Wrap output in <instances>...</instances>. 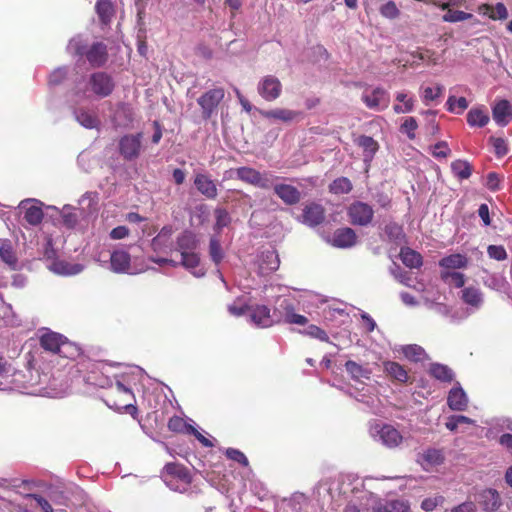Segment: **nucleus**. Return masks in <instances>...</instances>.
I'll return each mask as SVG.
<instances>
[{
  "mask_svg": "<svg viewBox=\"0 0 512 512\" xmlns=\"http://www.w3.org/2000/svg\"><path fill=\"white\" fill-rule=\"evenodd\" d=\"M362 512H409L407 501L401 499L383 500L373 493L366 492L360 503Z\"/></svg>",
  "mask_w": 512,
  "mask_h": 512,
  "instance_id": "1",
  "label": "nucleus"
},
{
  "mask_svg": "<svg viewBox=\"0 0 512 512\" xmlns=\"http://www.w3.org/2000/svg\"><path fill=\"white\" fill-rule=\"evenodd\" d=\"M234 173L237 179L261 189H270L273 185V180L279 179L278 176L271 172L261 173L248 166L239 167L234 170Z\"/></svg>",
  "mask_w": 512,
  "mask_h": 512,
  "instance_id": "2",
  "label": "nucleus"
},
{
  "mask_svg": "<svg viewBox=\"0 0 512 512\" xmlns=\"http://www.w3.org/2000/svg\"><path fill=\"white\" fill-rule=\"evenodd\" d=\"M370 434L374 440L381 442L388 448L399 446L403 440L401 433L392 425L376 423L370 427Z\"/></svg>",
  "mask_w": 512,
  "mask_h": 512,
  "instance_id": "3",
  "label": "nucleus"
},
{
  "mask_svg": "<svg viewBox=\"0 0 512 512\" xmlns=\"http://www.w3.org/2000/svg\"><path fill=\"white\" fill-rule=\"evenodd\" d=\"M110 269L118 274H138L146 270L142 266L137 268L131 265V255L123 249L114 250L110 255Z\"/></svg>",
  "mask_w": 512,
  "mask_h": 512,
  "instance_id": "4",
  "label": "nucleus"
},
{
  "mask_svg": "<svg viewBox=\"0 0 512 512\" xmlns=\"http://www.w3.org/2000/svg\"><path fill=\"white\" fill-rule=\"evenodd\" d=\"M142 150V134H129L119 140V153L124 160L132 161L138 158Z\"/></svg>",
  "mask_w": 512,
  "mask_h": 512,
  "instance_id": "5",
  "label": "nucleus"
},
{
  "mask_svg": "<svg viewBox=\"0 0 512 512\" xmlns=\"http://www.w3.org/2000/svg\"><path fill=\"white\" fill-rule=\"evenodd\" d=\"M347 214L353 225L367 226L373 219L374 210L371 205L356 201L348 207Z\"/></svg>",
  "mask_w": 512,
  "mask_h": 512,
  "instance_id": "6",
  "label": "nucleus"
},
{
  "mask_svg": "<svg viewBox=\"0 0 512 512\" xmlns=\"http://www.w3.org/2000/svg\"><path fill=\"white\" fill-rule=\"evenodd\" d=\"M258 94L266 101H275L282 93V84L274 75L262 77L257 85Z\"/></svg>",
  "mask_w": 512,
  "mask_h": 512,
  "instance_id": "7",
  "label": "nucleus"
},
{
  "mask_svg": "<svg viewBox=\"0 0 512 512\" xmlns=\"http://www.w3.org/2000/svg\"><path fill=\"white\" fill-rule=\"evenodd\" d=\"M248 310L250 311L249 317L251 322L257 327L267 328L281 322V317L276 312L271 313L270 309L265 305H257L248 308Z\"/></svg>",
  "mask_w": 512,
  "mask_h": 512,
  "instance_id": "8",
  "label": "nucleus"
},
{
  "mask_svg": "<svg viewBox=\"0 0 512 512\" xmlns=\"http://www.w3.org/2000/svg\"><path fill=\"white\" fill-rule=\"evenodd\" d=\"M20 212L25 221L32 226L39 225L44 217L42 203L36 199H25L19 204Z\"/></svg>",
  "mask_w": 512,
  "mask_h": 512,
  "instance_id": "9",
  "label": "nucleus"
},
{
  "mask_svg": "<svg viewBox=\"0 0 512 512\" xmlns=\"http://www.w3.org/2000/svg\"><path fill=\"white\" fill-rule=\"evenodd\" d=\"M224 95L225 92L223 88H214L207 91L201 97L198 98L197 102L199 106L202 108V114L204 118L211 117L214 110L223 100Z\"/></svg>",
  "mask_w": 512,
  "mask_h": 512,
  "instance_id": "10",
  "label": "nucleus"
},
{
  "mask_svg": "<svg viewBox=\"0 0 512 512\" xmlns=\"http://www.w3.org/2000/svg\"><path fill=\"white\" fill-rule=\"evenodd\" d=\"M89 85L93 93L101 98L109 96L114 89V82L112 78L104 72L92 74Z\"/></svg>",
  "mask_w": 512,
  "mask_h": 512,
  "instance_id": "11",
  "label": "nucleus"
},
{
  "mask_svg": "<svg viewBox=\"0 0 512 512\" xmlns=\"http://www.w3.org/2000/svg\"><path fill=\"white\" fill-rule=\"evenodd\" d=\"M362 100L368 108L375 110L385 109L389 105V95L382 88L365 91Z\"/></svg>",
  "mask_w": 512,
  "mask_h": 512,
  "instance_id": "12",
  "label": "nucleus"
},
{
  "mask_svg": "<svg viewBox=\"0 0 512 512\" xmlns=\"http://www.w3.org/2000/svg\"><path fill=\"white\" fill-rule=\"evenodd\" d=\"M274 193L287 205L297 204L301 199L300 191L289 184L278 183L277 180H273L272 187Z\"/></svg>",
  "mask_w": 512,
  "mask_h": 512,
  "instance_id": "13",
  "label": "nucleus"
},
{
  "mask_svg": "<svg viewBox=\"0 0 512 512\" xmlns=\"http://www.w3.org/2000/svg\"><path fill=\"white\" fill-rule=\"evenodd\" d=\"M194 185L197 191L208 199H215L218 195L217 185L208 174H195Z\"/></svg>",
  "mask_w": 512,
  "mask_h": 512,
  "instance_id": "14",
  "label": "nucleus"
},
{
  "mask_svg": "<svg viewBox=\"0 0 512 512\" xmlns=\"http://www.w3.org/2000/svg\"><path fill=\"white\" fill-rule=\"evenodd\" d=\"M444 461L443 452L439 449L428 448L422 453L418 454L417 462L426 471H429L435 466L442 464Z\"/></svg>",
  "mask_w": 512,
  "mask_h": 512,
  "instance_id": "15",
  "label": "nucleus"
},
{
  "mask_svg": "<svg viewBox=\"0 0 512 512\" xmlns=\"http://www.w3.org/2000/svg\"><path fill=\"white\" fill-rule=\"evenodd\" d=\"M324 218L325 211L320 204L311 203L303 209L302 222L310 227L321 224Z\"/></svg>",
  "mask_w": 512,
  "mask_h": 512,
  "instance_id": "16",
  "label": "nucleus"
},
{
  "mask_svg": "<svg viewBox=\"0 0 512 512\" xmlns=\"http://www.w3.org/2000/svg\"><path fill=\"white\" fill-rule=\"evenodd\" d=\"M356 240L357 236L354 230L345 227L334 232L330 243L337 248H350L355 245Z\"/></svg>",
  "mask_w": 512,
  "mask_h": 512,
  "instance_id": "17",
  "label": "nucleus"
},
{
  "mask_svg": "<svg viewBox=\"0 0 512 512\" xmlns=\"http://www.w3.org/2000/svg\"><path fill=\"white\" fill-rule=\"evenodd\" d=\"M180 255L181 261L178 262V265L183 266L197 278L203 277L206 274V270L200 266V257L195 251Z\"/></svg>",
  "mask_w": 512,
  "mask_h": 512,
  "instance_id": "18",
  "label": "nucleus"
},
{
  "mask_svg": "<svg viewBox=\"0 0 512 512\" xmlns=\"http://www.w3.org/2000/svg\"><path fill=\"white\" fill-rule=\"evenodd\" d=\"M479 504L484 510L492 512L501 506V498L499 493L492 488L482 490L477 497Z\"/></svg>",
  "mask_w": 512,
  "mask_h": 512,
  "instance_id": "19",
  "label": "nucleus"
},
{
  "mask_svg": "<svg viewBox=\"0 0 512 512\" xmlns=\"http://www.w3.org/2000/svg\"><path fill=\"white\" fill-rule=\"evenodd\" d=\"M461 299L472 311L480 309L484 303L483 293L479 288L474 286H468L462 289Z\"/></svg>",
  "mask_w": 512,
  "mask_h": 512,
  "instance_id": "20",
  "label": "nucleus"
},
{
  "mask_svg": "<svg viewBox=\"0 0 512 512\" xmlns=\"http://www.w3.org/2000/svg\"><path fill=\"white\" fill-rule=\"evenodd\" d=\"M40 344L47 351L61 353V349L66 342L61 334L47 331L41 335Z\"/></svg>",
  "mask_w": 512,
  "mask_h": 512,
  "instance_id": "21",
  "label": "nucleus"
},
{
  "mask_svg": "<svg viewBox=\"0 0 512 512\" xmlns=\"http://www.w3.org/2000/svg\"><path fill=\"white\" fill-rule=\"evenodd\" d=\"M447 404L451 410L464 411L468 406V398L461 387H454L447 397Z\"/></svg>",
  "mask_w": 512,
  "mask_h": 512,
  "instance_id": "22",
  "label": "nucleus"
},
{
  "mask_svg": "<svg viewBox=\"0 0 512 512\" xmlns=\"http://www.w3.org/2000/svg\"><path fill=\"white\" fill-rule=\"evenodd\" d=\"M260 115L266 119H275L285 123L295 120L300 113L285 108H275L272 110H261Z\"/></svg>",
  "mask_w": 512,
  "mask_h": 512,
  "instance_id": "23",
  "label": "nucleus"
},
{
  "mask_svg": "<svg viewBox=\"0 0 512 512\" xmlns=\"http://www.w3.org/2000/svg\"><path fill=\"white\" fill-rule=\"evenodd\" d=\"M355 143L363 150L364 162H371L379 148L377 141L372 137L362 135L355 140Z\"/></svg>",
  "mask_w": 512,
  "mask_h": 512,
  "instance_id": "24",
  "label": "nucleus"
},
{
  "mask_svg": "<svg viewBox=\"0 0 512 512\" xmlns=\"http://www.w3.org/2000/svg\"><path fill=\"white\" fill-rule=\"evenodd\" d=\"M86 57L92 66H102L107 60V49L103 43H95L87 51Z\"/></svg>",
  "mask_w": 512,
  "mask_h": 512,
  "instance_id": "25",
  "label": "nucleus"
},
{
  "mask_svg": "<svg viewBox=\"0 0 512 512\" xmlns=\"http://www.w3.org/2000/svg\"><path fill=\"white\" fill-rule=\"evenodd\" d=\"M0 258L12 270H17L19 268L17 256L12 243L9 240L0 241Z\"/></svg>",
  "mask_w": 512,
  "mask_h": 512,
  "instance_id": "26",
  "label": "nucleus"
},
{
  "mask_svg": "<svg viewBox=\"0 0 512 512\" xmlns=\"http://www.w3.org/2000/svg\"><path fill=\"white\" fill-rule=\"evenodd\" d=\"M198 246L196 236L190 232L185 231L178 236L176 242V250L180 253L194 252Z\"/></svg>",
  "mask_w": 512,
  "mask_h": 512,
  "instance_id": "27",
  "label": "nucleus"
},
{
  "mask_svg": "<svg viewBox=\"0 0 512 512\" xmlns=\"http://www.w3.org/2000/svg\"><path fill=\"white\" fill-rule=\"evenodd\" d=\"M74 116L76 121L83 127L87 129L98 128L100 125V120L98 116L88 110L85 109H77L74 111Z\"/></svg>",
  "mask_w": 512,
  "mask_h": 512,
  "instance_id": "28",
  "label": "nucleus"
},
{
  "mask_svg": "<svg viewBox=\"0 0 512 512\" xmlns=\"http://www.w3.org/2000/svg\"><path fill=\"white\" fill-rule=\"evenodd\" d=\"M493 118L499 125H506L512 118V111L508 101L501 100L493 107Z\"/></svg>",
  "mask_w": 512,
  "mask_h": 512,
  "instance_id": "29",
  "label": "nucleus"
},
{
  "mask_svg": "<svg viewBox=\"0 0 512 512\" xmlns=\"http://www.w3.org/2000/svg\"><path fill=\"white\" fill-rule=\"evenodd\" d=\"M345 368L348 374L356 381H363L370 379L371 370L355 361L349 360L345 363Z\"/></svg>",
  "mask_w": 512,
  "mask_h": 512,
  "instance_id": "30",
  "label": "nucleus"
},
{
  "mask_svg": "<svg viewBox=\"0 0 512 512\" xmlns=\"http://www.w3.org/2000/svg\"><path fill=\"white\" fill-rule=\"evenodd\" d=\"M280 260L275 251H266L262 253L260 259V269L263 273L273 272L279 268Z\"/></svg>",
  "mask_w": 512,
  "mask_h": 512,
  "instance_id": "31",
  "label": "nucleus"
},
{
  "mask_svg": "<svg viewBox=\"0 0 512 512\" xmlns=\"http://www.w3.org/2000/svg\"><path fill=\"white\" fill-rule=\"evenodd\" d=\"M400 258L403 264L410 268H418L422 265L421 255L408 247L401 249Z\"/></svg>",
  "mask_w": 512,
  "mask_h": 512,
  "instance_id": "32",
  "label": "nucleus"
},
{
  "mask_svg": "<svg viewBox=\"0 0 512 512\" xmlns=\"http://www.w3.org/2000/svg\"><path fill=\"white\" fill-rule=\"evenodd\" d=\"M467 122L470 126L483 127L489 122V116L484 109L473 108L467 114Z\"/></svg>",
  "mask_w": 512,
  "mask_h": 512,
  "instance_id": "33",
  "label": "nucleus"
},
{
  "mask_svg": "<svg viewBox=\"0 0 512 512\" xmlns=\"http://www.w3.org/2000/svg\"><path fill=\"white\" fill-rule=\"evenodd\" d=\"M468 260L462 254H452L440 261V266L446 269H460L466 267Z\"/></svg>",
  "mask_w": 512,
  "mask_h": 512,
  "instance_id": "34",
  "label": "nucleus"
},
{
  "mask_svg": "<svg viewBox=\"0 0 512 512\" xmlns=\"http://www.w3.org/2000/svg\"><path fill=\"white\" fill-rule=\"evenodd\" d=\"M385 371L395 380L406 382L408 380L407 371L397 362H386L384 364Z\"/></svg>",
  "mask_w": 512,
  "mask_h": 512,
  "instance_id": "35",
  "label": "nucleus"
},
{
  "mask_svg": "<svg viewBox=\"0 0 512 512\" xmlns=\"http://www.w3.org/2000/svg\"><path fill=\"white\" fill-rule=\"evenodd\" d=\"M443 90L444 87L442 85H436L435 87H421L420 97L425 105H429L430 102L442 95Z\"/></svg>",
  "mask_w": 512,
  "mask_h": 512,
  "instance_id": "36",
  "label": "nucleus"
},
{
  "mask_svg": "<svg viewBox=\"0 0 512 512\" xmlns=\"http://www.w3.org/2000/svg\"><path fill=\"white\" fill-rule=\"evenodd\" d=\"M396 101H405V105L396 104L393 109L397 114L409 113L414 109V99L412 97H408V94L405 92H398L396 94Z\"/></svg>",
  "mask_w": 512,
  "mask_h": 512,
  "instance_id": "37",
  "label": "nucleus"
},
{
  "mask_svg": "<svg viewBox=\"0 0 512 512\" xmlns=\"http://www.w3.org/2000/svg\"><path fill=\"white\" fill-rule=\"evenodd\" d=\"M96 12L103 24H108L113 16V7L109 1L100 0L96 4Z\"/></svg>",
  "mask_w": 512,
  "mask_h": 512,
  "instance_id": "38",
  "label": "nucleus"
},
{
  "mask_svg": "<svg viewBox=\"0 0 512 512\" xmlns=\"http://www.w3.org/2000/svg\"><path fill=\"white\" fill-rule=\"evenodd\" d=\"M445 10L446 13L442 17L444 22L457 23L473 18V14L461 10H454L451 9L450 7H448V9Z\"/></svg>",
  "mask_w": 512,
  "mask_h": 512,
  "instance_id": "39",
  "label": "nucleus"
},
{
  "mask_svg": "<svg viewBox=\"0 0 512 512\" xmlns=\"http://www.w3.org/2000/svg\"><path fill=\"white\" fill-rule=\"evenodd\" d=\"M452 172L459 179H468L471 176L472 168L465 160H456L451 164Z\"/></svg>",
  "mask_w": 512,
  "mask_h": 512,
  "instance_id": "40",
  "label": "nucleus"
},
{
  "mask_svg": "<svg viewBox=\"0 0 512 512\" xmlns=\"http://www.w3.org/2000/svg\"><path fill=\"white\" fill-rule=\"evenodd\" d=\"M430 373L433 377L443 382H451L453 379L452 370L442 364L431 365Z\"/></svg>",
  "mask_w": 512,
  "mask_h": 512,
  "instance_id": "41",
  "label": "nucleus"
},
{
  "mask_svg": "<svg viewBox=\"0 0 512 512\" xmlns=\"http://www.w3.org/2000/svg\"><path fill=\"white\" fill-rule=\"evenodd\" d=\"M164 472L166 476H174L184 482L190 481V477L187 470L181 465L175 463H168L164 467Z\"/></svg>",
  "mask_w": 512,
  "mask_h": 512,
  "instance_id": "42",
  "label": "nucleus"
},
{
  "mask_svg": "<svg viewBox=\"0 0 512 512\" xmlns=\"http://www.w3.org/2000/svg\"><path fill=\"white\" fill-rule=\"evenodd\" d=\"M329 190L334 194H347L352 190V183L348 178L340 177L330 184Z\"/></svg>",
  "mask_w": 512,
  "mask_h": 512,
  "instance_id": "43",
  "label": "nucleus"
},
{
  "mask_svg": "<svg viewBox=\"0 0 512 512\" xmlns=\"http://www.w3.org/2000/svg\"><path fill=\"white\" fill-rule=\"evenodd\" d=\"M402 352L407 359L414 362L422 361L426 356L424 349L416 344L404 346Z\"/></svg>",
  "mask_w": 512,
  "mask_h": 512,
  "instance_id": "44",
  "label": "nucleus"
},
{
  "mask_svg": "<svg viewBox=\"0 0 512 512\" xmlns=\"http://www.w3.org/2000/svg\"><path fill=\"white\" fill-rule=\"evenodd\" d=\"M61 217H62V220H63V224L67 228H74L77 225V223H78V216L74 212V208L69 206V205H65L62 208V210H61Z\"/></svg>",
  "mask_w": 512,
  "mask_h": 512,
  "instance_id": "45",
  "label": "nucleus"
},
{
  "mask_svg": "<svg viewBox=\"0 0 512 512\" xmlns=\"http://www.w3.org/2000/svg\"><path fill=\"white\" fill-rule=\"evenodd\" d=\"M55 271L63 275H75L82 271L83 267L79 264H68L65 262H58L54 264Z\"/></svg>",
  "mask_w": 512,
  "mask_h": 512,
  "instance_id": "46",
  "label": "nucleus"
},
{
  "mask_svg": "<svg viewBox=\"0 0 512 512\" xmlns=\"http://www.w3.org/2000/svg\"><path fill=\"white\" fill-rule=\"evenodd\" d=\"M390 272L395 277V279L398 280L401 284H403V285H405L407 287H411L412 286V284H411L412 276H411V274L409 272L403 271L396 264H394L390 268Z\"/></svg>",
  "mask_w": 512,
  "mask_h": 512,
  "instance_id": "47",
  "label": "nucleus"
},
{
  "mask_svg": "<svg viewBox=\"0 0 512 512\" xmlns=\"http://www.w3.org/2000/svg\"><path fill=\"white\" fill-rule=\"evenodd\" d=\"M380 14L387 19H396L400 15V11L393 1H388L379 8Z\"/></svg>",
  "mask_w": 512,
  "mask_h": 512,
  "instance_id": "48",
  "label": "nucleus"
},
{
  "mask_svg": "<svg viewBox=\"0 0 512 512\" xmlns=\"http://www.w3.org/2000/svg\"><path fill=\"white\" fill-rule=\"evenodd\" d=\"M214 214H215V219H216L215 229L221 230L230 224L231 217H230L229 213L227 212V210H225L223 208H217V209H215Z\"/></svg>",
  "mask_w": 512,
  "mask_h": 512,
  "instance_id": "49",
  "label": "nucleus"
},
{
  "mask_svg": "<svg viewBox=\"0 0 512 512\" xmlns=\"http://www.w3.org/2000/svg\"><path fill=\"white\" fill-rule=\"evenodd\" d=\"M151 248L156 253H168L172 251V240L161 238L158 242L155 236L151 241Z\"/></svg>",
  "mask_w": 512,
  "mask_h": 512,
  "instance_id": "50",
  "label": "nucleus"
},
{
  "mask_svg": "<svg viewBox=\"0 0 512 512\" xmlns=\"http://www.w3.org/2000/svg\"><path fill=\"white\" fill-rule=\"evenodd\" d=\"M447 108L450 112H455V108L458 107L459 111L456 113L460 114L468 107V101L465 97L456 98L450 96L446 102Z\"/></svg>",
  "mask_w": 512,
  "mask_h": 512,
  "instance_id": "51",
  "label": "nucleus"
},
{
  "mask_svg": "<svg viewBox=\"0 0 512 512\" xmlns=\"http://www.w3.org/2000/svg\"><path fill=\"white\" fill-rule=\"evenodd\" d=\"M274 312L281 317V321H285L286 318H289L290 313H294L293 303L289 299H283Z\"/></svg>",
  "mask_w": 512,
  "mask_h": 512,
  "instance_id": "52",
  "label": "nucleus"
},
{
  "mask_svg": "<svg viewBox=\"0 0 512 512\" xmlns=\"http://www.w3.org/2000/svg\"><path fill=\"white\" fill-rule=\"evenodd\" d=\"M209 254L214 263L218 264L223 259V252L219 241L212 237L210 239Z\"/></svg>",
  "mask_w": 512,
  "mask_h": 512,
  "instance_id": "53",
  "label": "nucleus"
},
{
  "mask_svg": "<svg viewBox=\"0 0 512 512\" xmlns=\"http://www.w3.org/2000/svg\"><path fill=\"white\" fill-rule=\"evenodd\" d=\"M431 309L435 313H437L443 317L449 318L451 322H454L457 320L456 315L453 312V310L449 306H447L443 303H433V304H431Z\"/></svg>",
  "mask_w": 512,
  "mask_h": 512,
  "instance_id": "54",
  "label": "nucleus"
},
{
  "mask_svg": "<svg viewBox=\"0 0 512 512\" xmlns=\"http://www.w3.org/2000/svg\"><path fill=\"white\" fill-rule=\"evenodd\" d=\"M442 278L457 288L463 287L465 283L464 274L460 272H444Z\"/></svg>",
  "mask_w": 512,
  "mask_h": 512,
  "instance_id": "55",
  "label": "nucleus"
},
{
  "mask_svg": "<svg viewBox=\"0 0 512 512\" xmlns=\"http://www.w3.org/2000/svg\"><path fill=\"white\" fill-rule=\"evenodd\" d=\"M418 128V123L414 117L405 118L401 125V131L406 133L409 139L415 138V130Z\"/></svg>",
  "mask_w": 512,
  "mask_h": 512,
  "instance_id": "56",
  "label": "nucleus"
},
{
  "mask_svg": "<svg viewBox=\"0 0 512 512\" xmlns=\"http://www.w3.org/2000/svg\"><path fill=\"white\" fill-rule=\"evenodd\" d=\"M444 497L437 495L435 497L426 498L422 501L421 507L423 510L429 512L433 511L437 506H441L444 503Z\"/></svg>",
  "mask_w": 512,
  "mask_h": 512,
  "instance_id": "57",
  "label": "nucleus"
},
{
  "mask_svg": "<svg viewBox=\"0 0 512 512\" xmlns=\"http://www.w3.org/2000/svg\"><path fill=\"white\" fill-rule=\"evenodd\" d=\"M508 17V11L506 6L503 3H497L495 6H492L491 13L489 14V18L492 20H505Z\"/></svg>",
  "mask_w": 512,
  "mask_h": 512,
  "instance_id": "58",
  "label": "nucleus"
},
{
  "mask_svg": "<svg viewBox=\"0 0 512 512\" xmlns=\"http://www.w3.org/2000/svg\"><path fill=\"white\" fill-rule=\"evenodd\" d=\"M490 142L492 143L494 152L498 157H503L508 153L507 143L503 138L491 137Z\"/></svg>",
  "mask_w": 512,
  "mask_h": 512,
  "instance_id": "59",
  "label": "nucleus"
},
{
  "mask_svg": "<svg viewBox=\"0 0 512 512\" xmlns=\"http://www.w3.org/2000/svg\"><path fill=\"white\" fill-rule=\"evenodd\" d=\"M431 153L436 158H446L450 154L447 142L440 141L431 147Z\"/></svg>",
  "mask_w": 512,
  "mask_h": 512,
  "instance_id": "60",
  "label": "nucleus"
},
{
  "mask_svg": "<svg viewBox=\"0 0 512 512\" xmlns=\"http://www.w3.org/2000/svg\"><path fill=\"white\" fill-rule=\"evenodd\" d=\"M487 253L490 258L498 261H502L507 258V253L503 246L490 245L487 249Z\"/></svg>",
  "mask_w": 512,
  "mask_h": 512,
  "instance_id": "61",
  "label": "nucleus"
},
{
  "mask_svg": "<svg viewBox=\"0 0 512 512\" xmlns=\"http://www.w3.org/2000/svg\"><path fill=\"white\" fill-rule=\"evenodd\" d=\"M305 334L321 341L327 342L329 337L327 333L316 325H310L306 328Z\"/></svg>",
  "mask_w": 512,
  "mask_h": 512,
  "instance_id": "62",
  "label": "nucleus"
},
{
  "mask_svg": "<svg viewBox=\"0 0 512 512\" xmlns=\"http://www.w3.org/2000/svg\"><path fill=\"white\" fill-rule=\"evenodd\" d=\"M226 456L229 459L234 460V461L242 464L243 466H247L248 465L247 457L240 450H237V449H234V448H229V449L226 450Z\"/></svg>",
  "mask_w": 512,
  "mask_h": 512,
  "instance_id": "63",
  "label": "nucleus"
},
{
  "mask_svg": "<svg viewBox=\"0 0 512 512\" xmlns=\"http://www.w3.org/2000/svg\"><path fill=\"white\" fill-rule=\"evenodd\" d=\"M67 72L65 68H58L54 70L49 76V84L58 85L60 84L66 77Z\"/></svg>",
  "mask_w": 512,
  "mask_h": 512,
  "instance_id": "64",
  "label": "nucleus"
}]
</instances>
